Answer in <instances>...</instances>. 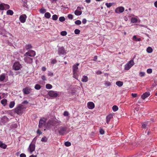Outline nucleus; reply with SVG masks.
Returning <instances> with one entry per match:
<instances>
[{"mask_svg":"<svg viewBox=\"0 0 157 157\" xmlns=\"http://www.w3.org/2000/svg\"><path fill=\"white\" fill-rule=\"evenodd\" d=\"M35 55V51L33 50H30L24 54V60L27 63H32L33 62V59L31 57H33Z\"/></svg>","mask_w":157,"mask_h":157,"instance_id":"1","label":"nucleus"},{"mask_svg":"<svg viewBox=\"0 0 157 157\" xmlns=\"http://www.w3.org/2000/svg\"><path fill=\"white\" fill-rule=\"evenodd\" d=\"M25 108L22 105H18L15 109V113L17 114H21L22 113L23 109Z\"/></svg>","mask_w":157,"mask_h":157,"instance_id":"2","label":"nucleus"},{"mask_svg":"<svg viewBox=\"0 0 157 157\" xmlns=\"http://www.w3.org/2000/svg\"><path fill=\"white\" fill-rule=\"evenodd\" d=\"M134 64L133 59H131L125 65L124 69L125 70H129Z\"/></svg>","mask_w":157,"mask_h":157,"instance_id":"3","label":"nucleus"},{"mask_svg":"<svg viewBox=\"0 0 157 157\" xmlns=\"http://www.w3.org/2000/svg\"><path fill=\"white\" fill-rule=\"evenodd\" d=\"M67 128L65 126H61L58 129V131L60 135L63 136L67 131Z\"/></svg>","mask_w":157,"mask_h":157,"instance_id":"4","label":"nucleus"},{"mask_svg":"<svg viewBox=\"0 0 157 157\" xmlns=\"http://www.w3.org/2000/svg\"><path fill=\"white\" fill-rule=\"evenodd\" d=\"M35 143H33V141L30 144L28 148V151L30 154H32L35 151Z\"/></svg>","mask_w":157,"mask_h":157,"instance_id":"5","label":"nucleus"},{"mask_svg":"<svg viewBox=\"0 0 157 157\" xmlns=\"http://www.w3.org/2000/svg\"><path fill=\"white\" fill-rule=\"evenodd\" d=\"M59 125V123L54 120H49L48 122L47 126L49 127L52 126H56Z\"/></svg>","mask_w":157,"mask_h":157,"instance_id":"6","label":"nucleus"},{"mask_svg":"<svg viewBox=\"0 0 157 157\" xmlns=\"http://www.w3.org/2000/svg\"><path fill=\"white\" fill-rule=\"evenodd\" d=\"M13 69L15 71L18 70L21 68V65L18 62L14 63L13 66Z\"/></svg>","mask_w":157,"mask_h":157,"instance_id":"7","label":"nucleus"},{"mask_svg":"<svg viewBox=\"0 0 157 157\" xmlns=\"http://www.w3.org/2000/svg\"><path fill=\"white\" fill-rule=\"evenodd\" d=\"M46 121V119L45 118H41L39 123V128H41L44 126L45 124Z\"/></svg>","mask_w":157,"mask_h":157,"instance_id":"8","label":"nucleus"},{"mask_svg":"<svg viewBox=\"0 0 157 157\" xmlns=\"http://www.w3.org/2000/svg\"><path fill=\"white\" fill-rule=\"evenodd\" d=\"M124 8L122 6L118 7L116 8L115 10V12L117 13H122L124 11Z\"/></svg>","mask_w":157,"mask_h":157,"instance_id":"9","label":"nucleus"},{"mask_svg":"<svg viewBox=\"0 0 157 157\" xmlns=\"http://www.w3.org/2000/svg\"><path fill=\"white\" fill-rule=\"evenodd\" d=\"M48 95L52 97H56L58 95V94L56 91L52 90L50 91L48 93Z\"/></svg>","mask_w":157,"mask_h":157,"instance_id":"10","label":"nucleus"},{"mask_svg":"<svg viewBox=\"0 0 157 157\" xmlns=\"http://www.w3.org/2000/svg\"><path fill=\"white\" fill-rule=\"evenodd\" d=\"M27 17L26 15L25 14H23L20 16L19 20L22 23H25Z\"/></svg>","mask_w":157,"mask_h":157,"instance_id":"11","label":"nucleus"},{"mask_svg":"<svg viewBox=\"0 0 157 157\" xmlns=\"http://www.w3.org/2000/svg\"><path fill=\"white\" fill-rule=\"evenodd\" d=\"M58 54L60 56L66 53L63 47H59L58 49Z\"/></svg>","mask_w":157,"mask_h":157,"instance_id":"12","label":"nucleus"},{"mask_svg":"<svg viewBox=\"0 0 157 157\" xmlns=\"http://www.w3.org/2000/svg\"><path fill=\"white\" fill-rule=\"evenodd\" d=\"M75 14L77 16H79L82 14V11L81 10V8L80 7H78L77 9L75 11Z\"/></svg>","mask_w":157,"mask_h":157,"instance_id":"13","label":"nucleus"},{"mask_svg":"<svg viewBox=\"0 0 157 157\" xmlns=\"http://www.w3.org/2000/svg\"><path fill=\"white\" fill-rule=\"evenodd\" d=\"M87 107L90 109H93L95 106L94 104L92 102H89L87 104Z\"/></svg>","mask_w":157,"mask_h":157,"instance_id":"14","label":"nucleus"},{"mask_svg":"<svg viewBox=\"0 0 157 157\" xmlns=\"http://www.w3.org/2000/svg\"><path fill=\"white\" fill-rule=\"evenodd\" d=\"M9 121V119L6 116H4L2 117L1 122L3 124H5Z\"/></svg>","mask_w":157,"mask_h":157,"instance_id":"15","label":"nucleus"},{"mask_svg":"<svg viewBox=\"0 0 157 157\" xmlns=\"http://www.w3.org/2000/svg\"><path fill=\"white\" fill-rule=\"evenodd\" d=\"M23 92L24 94H28L30 93V89L28 87H26L23 90Z\"/></svg>","mask_w":157,"mask_h":157,"instance_id":"16","label":"nucleus"},{"mask_svg":"<svg viewBox=\"0 0 157 157\" xmlns=\"http://www.w3.org/2000/svg\"><path fill=\"white\" fill-rule=\"evenodd\" d=\"M150 95V93L148 92H145V93L143 94L141 96V98L143 99H144L147 97H148Z\"/></svg>","mask_w":157,"mask_h":157,"instance_id":"17","label":"nucleus"},{"mask_svg":"<svg viewBox=\"0 0 157 157\" xmlns=\"http://www.w3.org/2000/svg\"><path fill=\"white\" fill-rule=\"evenodd\" d=\"M79 65V63H76V65H74L73 66V72H76L78 69V66Z\"/></svg>","mask_w":157,"mask_h":157,"instance_id":"18","label":"nucleus"},{"mask_svg":"<svg viewBox=\"0 0 157 157\" xmlns=\"http://www.w3.org/2000/svg\"><path fill=\"white\" fill-rule=\"evenodd\" d=\"M112 115L110 114L106 117V121L107 124H108L109 121H110V119L112 118Z\"/></svg>","mask_w":157,"mask_h":157,"instance_id":"19","label":"nucleus"},{"mask_svg":"<svg viewBox=\"0 0 157 157\" xmlns=\"http://www.w3.org/2000/svg\"><path fill=\"white\" fill-rule=\"evenodd\" d=\"M88 81V78L86 75H83L81 79V81L83 82H86Z\"/></svg>","mask_w":157,"mask_h":157,"instance_id":"20","label":"nucleus"},{"mask_svg":"<svg viewBox=\"0 0 157 157\" xmlns=\"http://www.w3.org/2000/svg\"><path fill=\"white\" fill-rule=\"evenodd\" d=\"M7 145L4 143H3L2 142H0V147L5 149L6 148Z\"/></svg>","mask_w":157,"mask_h":157,"instance_id":"21","label":"nucleus"},{"mask_svg":"<svg viewBox=\"0 0 157 157\" xmlns=\"http://www.w3.org/2000/svg\"><path fill=\"white\" fill-rule=\"evenodd\" d=\"M116 84L119 87H121L123 86V83L122 82L118 81L116 82Z\"/></svg>","mask_w":157,"mask_h":157,"instance_id":"22","label":"nucleus"},{"mask_svg":"<svg viewBox=\"0 0 157 157\" xmlns=\"http://www.w3.org/2000/svg\"><path fill=\"white\" fill-rule=\"evenodd\" d=\"M1 103L2 105H3L4 106H5L7 104V100L6 99H3L1 101Z\"/></svg>","mask_w":157,"mask_h":157,"instance_id":"23","label":"nucleus"},{"mask_svg":"<svg viewBox=\"0 0 157 157\" xmlns=\"http://www.w3.org/2000/svg\"><path fill=\"white\" fill-rule=\"evenodd\" d=\"M146 51L148 53H151L152 52L153 50L151 47H149L147 48Z\"/></svg>","mask_w":157,"mask_h":157,"instance_id":"24","label":"nucleus"},{"mask_svg":"<svg viewBox=\"0 0 157 157\" xmlns=\"http://www.w3.org/2000/svg\"><path fill=\"white\" fill-rule=\"evenodd\" d=\"M104 85L106 87L110 86L111 85V83L108 81H106L104 83Z\"/></svg>","mask_w":157,"mask_h":157,"instance_id":"25","label":"nucleus"},{"mask_svg":"<svg viewBox=\"0 0 157 157\" xmlns=\"http://www.w3.org/2000/svg\"><path fill=\"white\" fill-rule=\"evenodd\" d=\"M137 19L135 17H132L131 19V22L132 23H136L137 22Z\"/></svg>","mask_w":157,"mask_h":157,"instance_id":"26","label":"nucleus"},{"mask_svg":"<svg viewBox=\"0 0 157 157\" xmlns=\"http://www.w3.org/2000/svg\"><path fill=\"white\" fill-rule=\"evenodd\" d=\"M51 16V14L49 12H46L45 13L44 16L46 18H49Z\"/></svg>","mask_w":157,"mask_h":157,"instance_id":"27","label":"nucleus"},{"mask_svg":"<svg viewBox=\"0 0 157 157\" xmlns=\"http://www.w3.org/2000/svg\"><path fill=\"white\" fill-rule=\"evenodd\" d=\"M32 47L31 44H26L25 47V49L27 50L32 48Z\"/></svg>","mask_w":157,"mask_h":157,"instance_id":"28","label":"nucleus"},{"mask_svg":"<svg viewBox=\"0 0 157 157\" xmlns=\"http://www.w3.org/2000/svg\"><path fill=\"white\" fill-rule=\"evenodd\" d=\"M148 122H145L142 124V127L143 128H146L148 125Z\"/></svg>","mask_w":157,"mask_h":157,"instance_id":"29","label":"nucleus"},{"mask_svg":"<svg viewBox=\"0 0 157 157\" xmlns=\"http://www.w3.org/2000/svg\"><path fill=\"white\" fill-rule=\"evenodd\" d=\"M6 13L7 15H12L13 13V11L11 10H8L6 12Z\"/></svg>","mask_w":157,"mask_h":157,"instance_id":"30","label":"nucleus"},{"mask_svg":"<svg viewBox=\"0 0 157 157\" xmlns=\"http://www.w3.org/2000/svg\"><path fill=\"white\" fill-rule=\"evenodd\" d=\"M14 105H15L14 102L13 101H11L10 102V104L9 105V107L10 108H12L14 106Z\"/></svg>","mask_w":157,"mask_h":157,"instance_id":"31","label":"nucleus"},{"mask_svg":"<svg viewBox=\"0 0 157 157\" xmlns=\"http://www.w3.org/2000/svg\"><path fill=\"white\" fill-rule=\"evenodd\" d=\"M23 2V6L24 7H26L27 6V0H22Z\"/></svg>","mask_w":157,"mask_h":157,"instance_id":"32","label":"nucleus"},{"mask_svg":"<svg viewBox=\"0 0 157 157\" xmlns=\"http://www.w3.org/2000/svg\"><path fill=\"white\" fill-rule=\"evenodd\" d=\"M118 109V107L116 105H113L112 107V109L114 112H115L117 111Z\"/></svg>","mask_w":157,"mask_h":157,"instance_id":"33","label":"nucleus"},{"mask_svg":"<svg viewBox=\"0 0 157 157\" xmlns=\"http://www.w3.org/2000/svg\"><path fill=\"white\" fill-rule=\"evenodd\" d=\"M5 78V75L4 74H2L0 75V81H3Z\"/></svg>","mask_w":157,"mask_h":157,"instance_id":"34","label":"nucleus"},{"mask_svg":"<svg viewBox=\"0 0 157 157\" xmlns=\"http://www.w3.org/2000/svg\"><path fill=\"white\" fill-rule=\"evenodd\" d=\"M41 86L40 85L37 84H36L34 87L37 90H39L41 88Z\"/></svg>","mask_w":157,"mask_h":157,"instance_id":"35","label":"nucleus"},{"mask_svg":"<svg viewBox=\"0 0 157 157\" xmlns=\"http://www.w3.org/2000/svg\"><path fill=\"white\" fill-rule=\"evenodd\" d=\"M58 18V16L56 14H54L52 16V19L54 20H56Z\"/></svg>","mask_w":157,"mask_h":157,"instance_id":"36","label":"nucleus"},{"mask_svg":"<svg viewBox=\"0 0 157 157\" xmlns=\"http://www.w3.org/2000/svg\"><path fill=\"white\" fill-rule=\"evenodd\" d=\"M133 40H135L136 41H140L141 40V38H137L136 36H133Z\"/></svg>","mask_w":157,"mask_h":157,"instance_id":"37","label":"nucleus"},{"mask_svg":"<svg viewBox=\"0 0 157 157\" xmlns=\"http://www.w3.org/2000/svg\"><path fill=\"white\" fill-rule=\"evenodd\" d=\"M52 86L49 84H47L46 85V87L47 89H51L52 88Z\"/></svg>","mask_w":157,"mask_h":157,"instance_id":"38","label":"nucleus"},{"mask_svg":"<svg viewBox=\"0 0 157 157\" xmlns=\"http://www.w3.org/2000/svg\"><path fill=\"white\" fill-rule=\"evenodd\" d=\"M4 10L9 9L10 8V6L8 4H5L4 3Z\"/></svg>","mask_w":157,"mask_h":157,"instance_id":"39","label":"nucleus"},{"mask_svg":"<svg viewBox=\"0 0 157 157\" xmlns=\"http://www.w3.org/2000/svg\"><path fill=\"white\" fill-rule=\"evenodd\" d=\"M48 140L47 138L46 137H42L41 139V141L43 142H46Z\"/></svg>","mask_w":157,"mask_h":157,"instance_id":"40","label":"nucleus"},{"mask_svg":"<svg viewBox=\"0 0 157 157\" xmlns=\"http://www.w3.org/2000/svg\"><path fill=\"white\" fill-rule=\"evenodd\" d=\"M64 144L65 146L67 147H69L71 146V144L70 142L69 141H67Z\"/></svg>","mask_w":157,"mask_h":157,"instance_id":"41","label":"nucleus"},{"mask_svg":"<svg viewBox=\"0 0 157 157\" xmlns=\"http://www.w3.org/2000/svg\"><path fill=\"white\" fill-rule=\"evenodd\" d=\"M105 5L108 8H109L113 5V3H106Z\"/></svg>","mask_w":157,"mask_h":157,"instance_id":"42","label":"nucleus"},{"mask_svg":"<svg viewBox=\"0 0 157 157\" xmlns=\"http://www.w3.org/2000/svg\"><path fill=\"white\" fill-rule=\"evenodd\" d=\"M0 10H4V3H2L0 4Z\"/></svg>","mask_w":157,"mask_h":157,"instance_id":"43","label":"nucleus"},{"mask_svg":"<svg viewBox=\"0 0 157 157\" xmlns=\"http://www.w3.org/2000/svg\"><path fill=\"white\" fill-rule=\"evenodd\" d=\"M59 20L61 22H63L65 20V18L63 17H60L59 18Z\"/></svg>","mask_w":157,"mask_h":157,"instance_id":"44","label":"nucleus"},{"mask_svg":"<svg viewBox=\"0 0 157 157\" xmlns=\"http://www.w3.org/2000/svg\"><path fill=\"white\" fill-rule=\"evenodd\" d=\"M75 23L77 25H80L81 24V21L79 20H77L75 21Z\"/></svg>","mask_w":157,"mask_h":157,"instance_id":"45","label":"nucleus"},{"mask_svg":"<svg viewBox=\"0 0 157 157\" xmlns=\"http://www.w3.org/2000/svg\"><path fill=\"white\" fill-rule=\"evenodd\" d=\"M46 12V10L45 9L42 8L40 10V12L41 13H44Z\"/></svg>","mask_w":157,"mask_h":157,"instance_id":"46","label":"nucleus"},{"mask_svg":"<svg viewBox=\"0 0 157 157\" xmlns=\"http://www.w3.org/2000/svg\"><path fill=\"white\" fill-rule=\"evenodd\" d=\"M80 31L79 29H76L75 30L74 32L75 34H79Z\"/></svg>","mask_w":157,"mask_h":157,"instance_id":"47","label":"nucleus"},{"mask_svg":"<svg viewBox=\"0 0 157 157\" xmlns=\"http://www.w3.org/2000/svg\"><path fill=\"white\" fill-rule=\"evenodd\" d=\"M67 34V32L66 31H63L61 33V35L63 36H66Z\"/></svg>","mask_w":157,"mask_h":157,"instance_id":"48","label":"nucleus"},{"mask_svg":"<svg viewBox=\"0 0 157 157\" xmlns=\"http://www.w3.org/2000/svg\"><path fill=\"white\" fill-rule=\"evenodd\" d=\"M77 75V73L76 72H73V77L76 79H78L76 78Z\"/></svg>","mask_w":157,"mask_h":157,"instance_id":"49","label":"nucleus"},{"mask_svg":"<svg viewBox=\"0 0 157 157\" xmlns=\"http://www.w3.org/2000/svg\"><path fill=\"white\" fill-rule=\"evenodd\" d=\"M147 72L148 74H151L152 72V70L151 68L148 69L147 70Z\"/></svg>","mask_w":157,"mask_h":157,"instance_id":"50","label":"nucleus"},{"mask_svg":"<svg viewBox=\"0 0 157 157\" xmlns=\"http://www.w3.org/2000/svg\"><path fill=\"white\" fill-rule=\"evenodd\" d=\"M100 132L101 134H103L104 133L105 131L104 130L102 129H100Z\"/></svg>","mask_w":157,"mask_h":157,"instance_id":"51","label":"nucleus"},{"mask_svg":"<svg viewBox=\"0 0 157 157\" xmlns=\"http://www.w3.org/2000/svg\"><path fill=\"white\" fill-rule=\"evenodd\" d=\"M145 73L144 72H140V73L139 75L140 77H143L144 76Z\"/></svg>","mask_w":157,"mask_h":157,"instance_id":"52","label":"nucleus"},{"mask_svg":"<svg viewBox=\"0 0 157 157\" xmlns=\"http://www.w3.org/2000/svg\"><path fill=\"white\" fill-rule=\"evenodd\" d=\"M68 17L70 19H72L73 18V16L71 14H69L68 15Z\"/></svg>","mask_w":157,"mask_h":157,"instance_id":"53","label":"nucleus"},{"mask_svg":"<svg viewBox=\"0 0 157 157\" xmlns=\"http://www.w3.org/2000/svg\"><path fill=\"white\" fill-rule=\"evenodd\" d=\"M63 115L65 116H67L69 115V113L68 112L65 111L64 112Z\"/></svg>","mask_w":157,"mask_h":157,"instance_id":"54","label":"nucleus"},{"mask_svg":"<svg viewBox=\"0 0 157 157\" xmlns=\"http://www.w3.org/2000/svg\"><path fill=\"white\" fill-rule=\"evenodd\" d=\"M41 78L43 81H46V77L44 75H42L41 76Z\"/></svg>","mask_w":157,"mask_h":157,"instance_id":"55","label":"nucleus"},{"mask_svg":"<svg viewBox=\"0 0 157 157\" xmlns=\"http://www.w3.org/2000/svg\"><path fill=\"white\" fill-rule=\"evenodd\" d=\"M48 75V76H52L53 75V74L51 72L49 71Z\"/></svg>","mask_w":157,"mask_h":157,"instance_id":"56","label":"nucleus"},{"mask_svg":"<svg viewBox=\"0 0 157 157\" xmlns=\"http://www.w3.org/2000/svg\"><path fill=\"white\" fill-rule=\"evenodd\" d=\"M86 21H87L86 19L84 18L82 19V23L83 24H86Z\"/></svg>","mask_w":157,"mask_h":157,"instance_id":"57","label":"nucleus"},{"mask_svg":"<svg viewBox=\"0 0 157 157\" xmlns=\"http://www.w3.org/2000/svg\"><path fill=\"white\" fill-rule=\"evenodd\" d=\"M131 95L134 98L136 97L137 96V94H134V93H132L131 94Z\"/></svg>","mask_w":157,"mask_h":157,"instance_id":"58","label":"nucleus"},{"mask_svg":"<svg viewBox=\"0 0 157 157\" xmlns=\"http://www.w3.org/2000/svg\"><path fill=\"white\" fill-rule=\"evenodd\" d=\"M20 157H26V155L24 153H21L20 155Z\"/></svg>","mask_w":157,"mask_h":157,"instance_id":"59","label":"nucleus"},{"mask_svg":"<svg viewBox=\"0 0 157 157\" xmlns=\"http://www.w3.org/2000/svg\"><path fill=\"white\" fill-rule=\"evenodd\" d=\"M96 73L98 75H101V74L102 72H101L100 71H97Z\"/></svg>","mask_w":157,"mask_h":157,"instance_id":"60","label":"nucleus"},{"mask_svg":"<svg viewBox=\"0 0 157 157\" xmlns=\"http://www.w3.org/2000/svg\"><path fill=\"white\" fill-rule=\"evenodd\" d=\"M46 70V68L45 67H43L42 68V70L43 71H45Z\"/></svg>","mask_w":157,"mask_h":157,"instance_id":"61","label":"nucleus"},{"mask_svg":"<svg viewBox=\"0 0 157 157\" xmlns=\"http://www.w3.org/2000/svg\"><path fill=\"white\" fill-rule=\"evenodd\" d=\"M22 103L23 104H27L28 103V102L27 100L25 101L22 102Z\"/></svg>","mask_w":157,"mask_h":157,"instance_id":"62","label":"nucleus"},{"mask_svg":"<svg viewBox=\"0 0 157 157\" xmlns=\"http://www.w3.org/2000/svg\"><path fill=\"white\" fill-rule=\"evenodd\" d=\"M97 59V56H96L94 57L93 60L94 61H96Z\"/></svg>","mask_w":157,"mask_h":157,"instance_id":"63","label":"nucleus"},{"mask_svg":"<svg viewBox=\"0 0 157 157\" xmlns=\"http://www.w3.org/2000/svg\"><path fill=\"white\" fill-rule=\"evenodd\" d=\"M154 6L156 7L157 8V1L155 2Z\"/></svg>","mask_w":157,"mask_h":157,"instance_id":"64","label":"nucleus"}]
</instances>
